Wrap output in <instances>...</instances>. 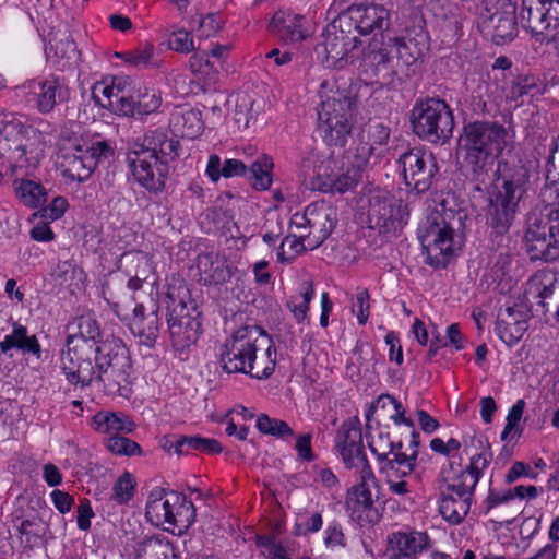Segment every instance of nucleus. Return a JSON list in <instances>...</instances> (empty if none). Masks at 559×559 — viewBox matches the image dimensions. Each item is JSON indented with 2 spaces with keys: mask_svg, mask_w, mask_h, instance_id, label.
<instances>
[{
  "mask_svg": "<svg viewBox=\"0 0 559 559\" xmlns=\"http://www.w3.org/2000/svg\"><path fill=\"white\" fill-rule=\"evenodd\" d=\"M459 153L473 178L484 180L493 166L495 181L488 190L485 219L492 248L508 245L509 231L527 193L530 169L521 160L501 158L508 146V130L497 120L465 122L459 136Z\"/></svg>",
  "mask_w": 559,
  "mask_h": 559,
  "instance_id": "obj_1",
  "label": "nucleus"
},
{
  "mask_svg": "<svg viewBox=\"0 0 559 559\" xmlns=\"http://www.w3.org/2000/svg\"><path fill=\"white\" fill-rule=\"evenodd\" d=\"M90 366L78 361L63 373L69 384L85 389L97 383L108 395L127 396L131 391L133 364L130 350L118 336L108 335L93 348Z\"/></svg>",
  "mask_w": 559,
  "mask_h": 559,
  "instance_id": "obj_2",
  "label": "nucleus"
},
{
  "mask_svg": "<svg viewBox=\"0 0 559 559\" xmlns=\"http://www.w3.org/2000/svg\"><path fill=\"white\" fill-rule=\"evenodd\" d=\"M216 358L223 372L241 373L257 380L271 378L276 367L273 338L257 324H245L233 331L216 347Z\"/></svg>",
  "mask_w": 559,
  "mask_h": 559,
  "instance_id": "obj_3",
  "label": "nucleus"
},
{
  "mask_svg": "<svg viewBox=\"0 0 559 559\" xmlns=\"http://www.w3.org/2000/svg\"><path fill=\"white\" fill-rule=\"evenodd\" d=\"M468 212L465 201L447 192L417 227L424 262L435 270L445 269L454 255V236L463 233Z\"/></svg>",
  "mask_w": 559,
  "mask_h": 559,
  "instance_id": "obj_4",
  "label": "nucleus"
},
{
  "mask_svg": "<svg viewBox=\"0 0 559 559\" xmlns=\"http://www.w3.org/2000/svg\"><path fill=\"white\" fill-rule=\"evenodd\" d=\"M180 148V141L160 129L129 142L126 162L132 181L151 197H159L166 189L169 164L179 157Z\"/></svg>",
  "mask_w": 559,
  "mask_h": 559,
  "instance_id": "obj_5",
  "label": "nucleus"
},
{
  "mask_svg": "<svg viewBox=\"0 0 559 559\" xmlns=\"http://www.w3.org/2000/svg\"><path fill=\"white\" fill-rule=\"evenodd\" d=\"M318 133L332 147H343L352 134L357 94L346 82L324 80L319 87Z\"/></svg>",
  "mask_w": 559,
  "mask_h": 559,
  "instance_id": "obj_6",
  "label": "nucleus"
},
{
  "mask_svg": "<svg viewBox=\"0 0 559 559\" xmlns=\"http://www.w3.org/2000/svg\"><path fill=\"white\" fill-rule=\"evenodd\" d=\"M165 302L171 347L176 353L183 354L203 334L202 310L183 282L167 285Z\"/></svg>",
  "mask_w": 559,
  "mask_h": 559,
  "instance_id": "obj_7",
  "label": "nucleus"
},
{
  "mask_svg": "<svg viewBox=\"0 0 559 559\" xmlns=\"http://www.w3.org/2000/svg\"><path fill=\"white\" fill-rule=\"evenodd\" d=\"M368 150L362 146L358 150V155L347 150L341 157L331 155L321 160L311 180L312 189L323 193H345L353 190L361 180Z\"/></svg>",
  "mask_w": 559,
  "mask_h": 559,
  "instance_id": "obj_8",
  "label": "nucleus"
},
{
  "mask_svg": "<svg viewBox=\"0 0 559 559\" xmlns=\"http://www.w3.org/2000/svg\"><path fill=\"white\" fill-rule=\"evenodd\" d=\"M525 242L531 260L559 259V207L545 204L533 209L526 218Z\"/></svg>",
  "mask_w": 559,
  "mask_h": 559,
  "instance_id": "obj_9",
  "label": "nucleus"
},
{
  "mask_svg": "<svg viewBox=\"0 0 559 559\" xmlns=\"http://www.w3.org/2000/svg\"><path fill=\"white\" fill-rule=\"evenodd\" d=\"M103 295L111 311L120 320H123L124 317H127L130 302L135 304L133 308V320L130 328L131 332L134 336L139 337L141 345H145L147 348H153L157 342L162 326L158 314V299L150 296L147 302H139L135 296L119 297L112 293L109 285L104 287Z\"/></svg>",
  "mask_w": 559,
  "mask_h": 559,
  "instance_id": "obj_10",
  "label": "nucleus"
},
{
  "mask_svg": "<svg viewBox=\"0 0 559 559\" xmlns=\"http://www.w3.org/2000/svg\"><path fill=\"white\" fill-rule=\"evenodd\" d=\"M411 126L419 139L432 144L445 143L453 134V111L443 99H417L411 111Z\"/></svg>",
  "mask_w": 559,
  "mask_h": 559,
  "instance_id": "obj_11",
  "label": "nucleus"
},
{
  "mask_svg": "<svg viewBox=\"0 0 559 559\" xmlns=\"http://www.w3.org/2000/svg\"><path fill=\"white\" fill-rule=\"evenodd\" d=\"M14 97L25 107L49 115L71 99V88L66 78L48 74L26 80L13 88Z\"/></svg>",
  "mask_w": 559,
  "mask_h": 559,
  "instance_id": "obj_12",
  "label": "nucleus"
},
{
  "mask_svg": "<svg viewBox=\"0 0 559 559\" xmlns=\"http://www.w3.org/2000/svg\"><path fill=\"white\" fill-rule=\"evenodd\" d=\"M114 154V147L107 140H97L86 147L76 145L71 150L61 151L56 165L67 183H80L88 180L97 166L109 160Z\"/></svg>",
  "mask_w": 559,
  "mask_h": 559,
  "instance_id": "obj_13",
  "label": "nucleus"
},
{
  "mask_svg": "<svg viewBox=\"0 0 559 559\" xmlns=\"http://www.w3.org/2000/svg\"><path fill=\"white\" fill-rule=\"evenodd\" d=\"M145 516L155 526L169 524L173 527L188 528L195 521V508L185 493L158 489L148 496Z\"/></svg>",
  "mask_w": 559,
  "mask_h": 559,
  "instance_id": "obj_14",
  "label": "nucleus"
},
{
  "mask_svg": "<svg viewBox=\"0 0 559 559\" xmlns=\"http://www.w3.org/2000/svg\"><path fill=\"white\" fill-rule=\"evenodd\" d=\"M337 222L336 207L321 200L311 202L302 212L293 214L289 225L300 230V237L307 239L309 250H314L331 236Z\"/></svg>",
  "mask_w": 559,
  "mask_h": 559,
  "instance_id": "obj_15",
  "label": "nucleus"
},
{
  "mask_svg": "<svg viewBox=\"0 0 559 559\" xmlns=\"http://www.w3.org/2000/svg\"><path fill=\"white\" fill-rule=\"evenodd\" d=\"M76 328L75 333L67 335L59 354V368L62 374L74 368L78 361L84 362L85 368L90 366L93 348L105 338L100 324L91 316L79 317Z\"/></svg>",
  "mask_w": 559,
  "mask_h": 559,
  "instance_id": "obj_16",
  "label": "nucleus"
},
{
  "mask_svg": "<svg viewBox=\"0 0 559 559\" xmlns=\"http://www.w3.org/2000/svg\"><path fill=\"white\" fill-rule=\"evenodd\" d=\"M396 168L406 188L416 194L428 192L439 175L435 154L424 147L414 146L396 159Z\"/></svg>",
  "mask_w": 559,
  "mask_h": 559,
  "instance_id": "obj_17",
  "label": "nucleus"
},
{
  "mask_svg": "<svg viewBox=\"0 0 559 559\" xmlns=\"http://www.w3.org/2000/svg\"><path fill=\"white\" fill-rule=\"evenodd\" d=\"M322 60L326 68L343 69L353 64L359 57L364 41L352 29L344 26L341 16L337 15L323 32Z\"/></svg>",
  "mask_w": 559,
  "mask_h": 559,
  "instance_id": "obj_18",
  "label": "nucleus"
},
{
  "mask_svg": "<svg viewBox=\"0 0 559 559\" xmlns=\"http://www.w3.org/2000/svg\"><path fill=\"white\" fill-rule=\"evenodd\" d=\"M411 16H414L412 26H406L403 35L390 38L388 41L390 50L396 53V68L406 78L414 74L415 66L423 58L428 45L423 15L413 10Z\"/></svg>",
  "mask_w": 559,
  "mask_h": 559,
  "instance_id": "obj_19",
  "label": "nucleus"
},
{
  "mask_svg": "<svg viewBox=\"0 0 559 559\" xmlns=\"http://www.w3.org/2000/svg\"><path fill=\"white\" fill-rule=\"evenodd\" d=\"M124 91L126 94L117 106V116L142 120L157 112L162 106L163 98L159 90L130 76H128Z\"/></svg>",
  "mask_w": 559,
  "mask_h": 559,
  "instance_id": "obj_20",
  "label": "nucleus"
},
{
  "mask_svg": "<svg viewBox=\"0 0 559 559\" xmlns=\"http://www.w3.org/2000/svg\"><path fill=\"white\" fill-rule=\"evenodd\" d=\"M344 26L359 38L371 34H382L390 25V11L382 4H353L338 14Z\"/></svg>",
  "mask_w": 559,
  "mask_h": 559,
  "instance_id": "obj_21",
  "label": "nucleus"
},
{
  "mask_svg": "<svg viewBox=\"0 0 559 559\" xmlns=\"http://www.w3.org/2000/svg\"><path fill=\"white\" fill-rule=\"evenodd\" d=\"M408 215L407 205L388 191H377L369 199L368 222L382 233L402 227Z\"/></svg>",
  "mask_w": 559,
  "mask_h": 559,
  "instance_id": "obj_22",
  "label": "nucleus"
},
{
  "mask_svg": "<svg viewBox=\"0 0 559 559\" xmlns=\"http://www.w3.org/2000/svg\"><path fill=\"white\" fill-rule=\"evenodd\" d=\"M491 460L492 454L490 451H481L473 454L469 457V463L464 468L461 463L450 461L449 472L444 476V488L474 496L475 488Z\"/></svg>",
  "mask_w": 559,
  "mask_h": 559,
  "instance_id": "obj_23",
  "label": "nucleus"
},
{
  "mask_svg": "<svg viewBox=\"0 0 559 559\" xmlns=\"http://www.w3.org/2000/svg\"><path fill=\"white\" fill-rule=\"evenodd\" d=\"M486 10L490 15L484 21V28L492 43L512 41L518 35L516 3L513 0H487Z\"/></svg>",
  "mask_w": 559,
  "mask_h": 559,
  "instance_id": "obj_24",
  "label": "nucleus"
},
{
  "mask_svg": "<svg viewBox=\"0 0 559 559\" xmlns=\"http://www.w3.org/2000/svg\"><path fill=\"white\" fill-rule=\"evenodd\" d=\"M557 21L559 12L555 5L548 4L545 0H522L521 26L536 43L545 44Z\"/></svg>",
  "mask_w": 559,
  "mask_h": 559,
  "instance_id": "obj_25",
  "label": "nucleus"
},
{
  "mask_svg": "<svg viewBox=\"0 0 559 559\" xmlns=\"http://www.w3.org/2000/svg\"><path fill=\"white\" fill-rule=\"evenodd\" d=\"M399 73L394 57L388 47L369 49L364 53L359 66V79L366 85L390 86Z\"/></svg>",
  "mask_w": 559,
  "mask_h": 559,
  "instance_id": "obj_26",
  "label": "nucleus"
},
{
  "mask_svg": "<svg viewBox=\"0 0 559 559\" xmlns=\"http://www.w3.org/2000/svg\"><path fill=\"white\" fill-rule=\"evenodd\" d=\"M29 129L16 114L0 110V146L16 165L27 162L26 141Z\"/></svg>",
  "mask_w": 559,
  "mask_h": 559,
  "instance_id": "obj_27",
  "label": "nucleus"
},
{
  "mask_svg": "<svg viewBox=\"0 0 559 559\" xmlns=\"http://www.w3.org/2000/svg\"><path fill=\"white\" fill-rule=\"evenodd\" d=\"M370 452L376 456L378 469L385 479L406 478L415 471L419 453V447L408 444L409 454L395 451L391 454L379 453V449L373 441L369 442Z\"/></svg>",
  "mask_w": 559,
  "mask_h": 559,
  "instance_id": "obj_28",
  "label": "nucleus"
},
{
  "mask_svg": "<svg viewBox=\"0 0 559 559\" xmlns=\"http://www.w3.org/2000/svg\"><path fill=\"white\" fill-rule=\"evenodd\" d=\"M270 27L286 44L302 41L313 33V25L308 17L286 11L275 12L271 19Z\"/></svg>",
  "mask_w": 559,
  "mask_h": 559,
  "instance_id": "obj_29",
  "label": "nucleus"
},
{
  "mask_svg": "<svg viewBox=\"0 0 559 559\" xmlns=\"http://www.w3.org/2000/svg\"><path fill=\"white\" fill-rule=\"evenodd\" d=\"M528 329V317L520 305L507 306L498 314L495 332L508 347L515 346Z\"/></svg>",
  "mask_w": 559,
  "mask_h": 559,
  "instance_id": "obj_30",
  "label": "nucleus"
},
{
  "mask_svg": "<svg viewBox=\"0 0 559 559\" xmlns=\"http://www.w3.org/2000/svg\"><path fill=\"white\" fill-rule=\"evenodd\" d=\"M429 543L426 532L395 531L388 535L385 554L388 559L409 558L424 551Z\"/></svg>",
  "mask_w": 559,
  "mask_h": 559,
  "instance_id": "obj_31",
  "label": "nucleus"
},
{
  "mask_svg": "<svg viewBox=\"0 0 559 559\" xmlns=\"http://www.w3.org/2000/svg\"><path fill=\"white\" fill-rule=\"evenodd\" d=\"M335 448L346 468H353L356 460L366 455L361 428L353 423H343L336 431Z\"/></svg>",
  "mask_w": 559,
  "mask_h": 559,
  "instance_id": "obj_32",
  "label": "nucleus"
},
{
  "mask_svg": "<svg viewBox=\"0 0 559 559\" xmlns=\"http://www.w3.org/2000/svg\"><path fill=\"white\" fill-rule=\"evenodd\" d=\"M473 498L472 495L444 488L438 500L439 513L450 525H459L468 514Z\"/></svg>",
  "mask_w": 559,
  "mask_h": 559,
  "instance_id": "obj_33",
  "label": "nucleus"
},
{
  "mask_svg": "<svg viewBox=\"0 0 559 559\" xmlns=\"http://www.w3.org/2000/svg\"><path fill=\"white\" fill-rule=\"evenodd\" d=\"M45 52L52 67L62 72L74 68L80 59L76 43L70 35L50 39Z\"/></svg>",
  "mask_w": 559,
  "mask_h": 559,
  "instance_id": "obj_34",
  "label": "nucleus"
},
{
  "mask_svg": "<svg viewBox=\"0 0 559 559\" xmlns=\"http://www.w3.org/2000/svg\"><path fill=\"white\" fill-rule=\"evenodd\" d=\"M92 428L104 435L118 436L120 433H131L135 430L136 425L133 419L122 412L99 411L91 423Z\"/></svg>",
  "mask_w": 559,
  "mask_h": 559,
  "instance_id": "obj_35",
  "label": "nucleus"
},
{
  "mask_svg": "<svg viewBox=\"0 0 559 559\" xmlns=\"http://www.w3.org/2000/svg\"><path fill=\"white\" fill-rule=\"evenodd\" d=\"M390 134V128L383 122H370L367 124V127L361 129L360 133L358 134V139L353 143V146L349 148V151L353 152L354 155H358V150L362 146L369 148L366 156L367 165L370 157L376 154L377 147H382L388 144Z\"/></svg>",
  "mask_w": 559,
  "mask_h": 559,
  "instance_id": "obj_36",
  "label": "nucleus"
},
{
  "mask_svg": "<svg viewBox=\"0 0 559 559\" xmlns=\"http://www.w3.org/2000/svg\"><path fill=\"white\" fill-rule=\"evenodd\" d=\"M127 80L128 75L118 74L106 76L103 80L96 82L92 87V95L95 99V103L106 107V105L102 104L99 100V95H102L107 99L110 110L117 115V106L123 98V94H126L124 88Z\"/></svg>",
  "mask_w": 559,
  "mask_h": 559,
  "instance_id": "obj_37",
  "label": "nucleus"
},
{
  "mask_svg": "<svg viewBox=\"0 0 559 559\" xmlns=\"http://www.w3.org/2000/svg\"><path fill=\"white\" fill-rule=\"evenodd\" d=\"M15 348L22 354H32L36 358L41 357V346L36 335H28L27 328L15 323L10 334H7L0 342V349L2 353H8L10 349Z\"/></svg>",
  "mask_w": 559,
  "mask_h": 559,
  "instance_id": "obj_38",
  "label": "nucleus"
},
{
  "mask_svg": "<svg viewBox=\"0 0 559 559\" xmlns=\"http://www.w3.org/2000/svg\"><path fill=\"white\" fill-rule=\"evenodd\" d=\"M12 187L16 199L31 210H37L47 202L48 192L40 182L17 178Z\"/></svg>",
  "mask_w": 559,
  "mask_h": 559,
  "instance_id": "obj_39",
  "label": "nucleus"
},
{
  "mask_svg": "<svg viewBox=\"0 0 559 559\" xmlns=\"http://www.w3.org/2000/svg\"><path fill=\"white\" fill-rule=\"evenodd\" d=\"M273 158L267 154H261L248 166L246 179L257 191L269 190L273 183Z\"/></svg>",
  "mask_w": 559,
  "mask_h": 559,
  "instance_id": "obj_40",
  "label": "nucleus"
},
{
  "mask_svg": "<svg viewBox=\"0 0 559 559\" xmlns=\"http://www.w3.org/2000/svg\"><path fill=\"white\" fill-rule=\"evenodd\" d=\"M138 559H181L174 543L166 538H151L143 543Z\"/></svg>",
  "mask_w": 559,
  "mask_h": 559,
  "instance_id": "obj_41",
  "label": "nucleus"
},
{
  "mask_svg": "<svg viewBox=\"0 0 559 559\" xmlns=\"http://www.w3.org/2000/svg\"><path fill=\"white\" fill-rule=\"evenodd\" d=\"M173 121L180 128L181 134L188 139L200 136L204 130L202 112L198 108H189L173 116Z\"/></svg>",
  "mask_w": 559,
  "mask_h": 559,
  "instance_id": "obj_42",
  "label": "nucleus"
},
{
  "mask_svg": "<svg viewBox=\"0 0 559 559\" xmlns=\"http://www.w3.org/2000/svg\"><path fill=\"white\" fill-rule=\"evenodd\" d=\"M346 507L353 515L361 518L373 509V499L370 487L366 484L353 486L346 497Z\"/></svg>",
  "mask_w": 559,
  "mask_h": 559,
  "instance_id": "obj_43",
  "label": "nucleus"
},
{
  "mask_svg": "<svg viewBox=\"0 0 559 559\" xmlns=\"http://www.w3.org/2000/svg\"><path fill=\"white\" fill-rule=\"evenodd\" d=\"M255 427L262 435L280 440H286L294 436V430L285 420L271 417L264 413L257 416Z\"/></svg>",
  "mask_w": 559,
  "mask_h": 559,
  "instance_id": "obj_44",
  "label": "nucleus"
},
{
  "mask_svg": "<svg viewBox=\"0 0 559 559\" xmlns=\"http://www.w3.org/2000/svg\"><path fill=\"white\" fill-rule=\"evenodd\" d=\"M389 418L390 420H392L391 427L404 428L406 438H408L409 445H420V433L416 429L413 419L406 416L405 407L403 406L401 401L395 403V407H393V412L389 415Z\"/></svg>",
  "mask_w": 559,
  "mask_h": 559,
  "instance_id": "obj_45",
  "label": "nucleus"
},
{
  "mask_svg": "<svg viewBox=\"0 0 559 559\" xmlns=\"http://www.w3.org/2000/svg\"><path fill=\"white\" fill-rule=\"evenodd\" d=\"M538 82V78L533 74L520 75L511 83L507 98L519 102L525 96L534 97L542 94Z\"/></svg>",
  "mask_w": 559,
  "mask_h": 559,
  "instance_id": "obj_46",
  "label": "nucleus"
},
{
  "mask_svg": "<svg viewBox=\"0 0 559 559\" xmlns=\"http://www.w3.org/2000/svg\"><path fill=\"white\" fill-rule=\"evenodd\" d=\"M377 435L378 440L374 441L376 447L379 449V453L391 454L395 451L403 449V439L397 438L395 431L391 425H381L377 421Z\"/></svg>",
  "mask_w": 559,
  "mask_h": 559,
  "instance_id": "obj_47",
  "label": "nucleus"
},
{
  "mask_svg": "<svg viewBox=\"0 0 559 559\" xmlns=\"http://www.w3.org/2000/svg\"><path fill=\"white\" fill-rule=\"evenodd\" d=\"M116 57L135 68H147L153 64L154 46L145 44L132 50L117 52Z\"/></svg>",
  "mask_w": 559,
  "mask_h": 559,
  "instance_id": "obj_48",
  "label": "nucleus"
},
{
  "mask_svg": "<svg viewBox=\"0 0 559 559\" xmlns=\"http://www.w3.org/2000/svg\"><path fill=\"white\" fill-rule=\"evenodd\" d=\"M17 531L25 537L27 544H35L45 535L46 527L38 514H31L21 520Z\"/></svg>",
  "mask_w": 559,
  "mask_h": 559,
  "instance_id": "obj_49",
  "label": "nucleus"
},
{
  "mask_svg": "<svg viewBox=\"0 0 559 559\" xmlns=\"http://www.w3.org/2000/svg\"><path fill=\"white\" fill-rule=\"evenodd\" d=\"M106 448L116 455L140 456L143 454L141 445L124 436H110L105 441Z\"/></svg>",
  "mask_w": 559,
  "mask_h": 559,
  "instance_id": "obj_50",
  "label": "nucleus"
},
{
  "mask_svg": "<svg viewBox=\"0 0 559 559\" xmlns=\"http://www.w3.org/2000/svg\"><path fill=\"white\" fill-rule=\"evenodd\" d=\"M135 483L131 473L124 472L112 486L110 499L117 504H127L134 495Z\"/></svg>",
  "mask_w": 559,
  "mask_h": 559,
  "instance_id": "obj_51",
  "label": "nucleus"
},
{
  "mask_svg": "<svg viewBox=\"0 0 559 559\" xmlns=\"http://www.w3.org/2000/svg\"><path fill=\"white\" fill-rule=\"evenodd\" d=\"M68 209L69 202L67 198L57 195L48 205H41L39 209H37V212L33 214V217H39L44 221L55 222L60 219Z\"/></svg>",
  "mask_w": 559,
  "mask_h": 559,
  "instance_id": "obj_52",
  "label": "nucleus"
},
{
  "mask_svg": "<svg viewBox=\"0 0 559 559\" xmlns=\"http://www.w3.org/2000/svg\"><path fill=\"white\" fill-rule=\"evenodd\" d=\"M168 48L179 53L194 51V40L190 32L185 28L173 31L168 38Z\"/></svg>",
  "mask_w": 559,
  "mask_h": 559,
  "instance_id": "obj_53",
  "label": "nucleus"
},
{
  "mask_svg": "<svg viewBox=\"0 0 559 559\" xmlns=\"http://www.w3.org/2000/svg\"><path fill=\"white\" fill-rule=\"evenodd\" d=\"M257 546L263 548L266 559H293L286 548L273 536L259 535L255 539Z\"/></svg>",
  "mask_w": 559,
  "mask_h": 559,
  "instance_id": "obj_54",
  "label": "nucleus"
},
{
  "mask_svg": "<svg viewBox=\"0 0 559 559\" xmlns=\"http://www.w3.org/2000/svg\"><path fill=\"white\" fill-rule=\"evenodd\" d=\"M189 70L194 75H209L217 72L215 63L209 59V53L205 50H194L189 59Z\"/></svg>",
  "mask_w": 559,
  "mask_h": 559,
  "instance_id": "obj_55",
  "label": "nucleus"
},
{
  "mask_svg": "<svg viewBox=\"0 0 559 559\" xmlns=\"http://www.w3.org/2000/svg\"><path fill=\"white\" fill-rule=\"evenodd\" d=\"M324 544L328 549L335 550L346 547V537L343 533L342 525L338 521L333 520L329 522L324 530Z\"/></svg>",
  "mask_w": 559,
  "mask_h": 559,
  "instance_id": "obj_56",
  "label": "nucleus"
},
{
  "mask_svg": "<svg viewBox=\"0 0 559 559\" xmlns=\"http://www.w3.org/2000/svg\"><path fill=\"white\" fill-rule=\"evenodd\" d=\"M357 318L358 325H365L370 317V294L367 288L358 289L352 309Z\"/></svg>",
  "mask_w": 559,
  "mask_h": 559,
  "instance_id": "obj_57",
  "label": "nucleus"
},
{
  "mask_svg": "<svg viewBox=\"0 0 559 559\" xmlns=\"http://www.w3.org/2000/svg\"><path fill=\"white\" fill-rule=\"evenodd\" d=\"M224 17L219 13H207L199 20L200 36L209 38L215 36L224 26Z\"/></svg>",
  "mask_w": 559,
  "mask_h": 559,
  "instance_id": "obj_58",
  "label": "nucleus"
},
{
  "mask_svg": "<svg viewBox=\"0 0 559 559\" xmlns=\"http://www.w3.org/2000/svg\"><path fill=\"white\" fill-rule=\"evenodd\" d=\"M512 500L514 499L511 492V488L497 490L489 487L488 495L484 500V514L487 515L492 509L501 504H507Z\"/></svg>",
  "mask_w": 559,
  "mask_h": 559,
  "instance_id": "obj_59",
  "label": "nucleus"
},
{
  "mask_svg": "<svg viewBox=\"0 0 559 559\" xmlns=\"http://www.w3.org/2000/svg\"><path fill=\"white\" fill-rule=\"evenodd\" d=\"M322 525L323 518L321 512H314L309 519L295 523L294 534L296 536H307L314 534L322 528Z\"/></svg>",
  "mask_w": 559,
  "mask_h": 559,
  "instance_id": "obj_60",
  "label": "nucleus"
},
{
  "mask_svg": "<svg viewBox=\"0 0 559 559\" xmlns=\"http://www.w3.org/2000/svg\"><path fill=\"white\" fill-rule=\"evenodd\" d=\"M384 342L389 346V359L401 366L404 362V354L399 332L388 331Z\"/></svg>",
  "mask_w": 559,
  "mask_h": 559,
  "instance_id": "obj_61",
  "label": "nucleus"
},
{
  "mask_svg": "<svg viewBox=\"0 0 559 559\" xmlns=\"http://www.w3.org/2000/svg\"><path fill=\"white\" fill-rule=\"evenodd\" d=\"M399 400H396L394 396L388 394V393H382L381 395L378 396V399L376 400V402L373 404H371L368 409L366 411V429L367 431H371L373 429V426H372V415L374 414V412L378 409V408H381V409H386L388 407H395V403H397Z\"/></svg>",
  "mask_w": 559,
  "mask_h": 559,
  "instance_id": "obj_62",
  "label": "nucleus"
},
{
  "mask_svg": "<svg viewBox=\"0 0 559 559\" xmlns=\"http://www.w3.org/2000/svg\"><path fill=\"white\" fill-rule=\"evenodd\" d=\"M295 450L297 452L298 459L302 462H313L317 459V455L312 449L311 433L299 435L296 439Z\"/></svg>",
  "mask_w": 559,
  "mask_h": 559,
  "instance_id": "obj_63",
  "label": "nucleus"
},
{
  "mask_svg": "<svg viewBox=\"0 0 559 559\" xmlns=\"http://www.w3.org/2000/svg\"><path fill=\"white\" fill-rule=\"evenodd\" d=\"M542 519L543 514L532 515L524 518L522 523L520 524L519 534L521 539L531 540L533 539L540 531L542 527Z\"/></svg>",
  "mask_w": 559,
  "mask_h": 559,
  "instance_id": "obj_64",
  "label": "nucleus"
}]
</instances>
